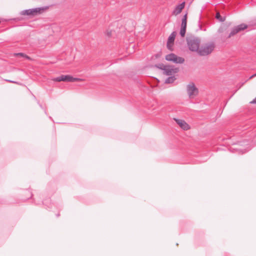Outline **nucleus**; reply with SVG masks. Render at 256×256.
<instances>
[{"instance_id":"nucleus-16","label":"nucleus","mask_w":256,"mask_h":256,"mask_svg":"<svg viewBox=\"0 0 256 256\" xmlns=\"http://www.w3.org/2000/svg\"><path fill=\"white\" fill-rule=\"evenodd\" d=\"M16 56H21L26 58V59H28V60H30V56H27L26 54H24V53H22V52H19V53L16 54Z\"/></svg>"},{"instance_id":"nucleus-13","label":"nucleus","mask_w":256,"mask_h":256,"mask_svg":"<svg viewBox=\"0 0 256 256\" xmlns=\"http://www.w3.org/2000/svg\"><path fill=\"white\" fill-rule=\"evenodd\" d=\"M186 32V27H182L180 28V34L181 36L184 37L185 36Z\"/></svg>"},{"instance_id":"nucleus-11","label":"nucleus","mask_w":256,"mask_h":256,"mask_svg":"<svg viewBox=\"0 0 256 256\" xmlns=\"http://www.w3.org/2000/svg\"><path fill=\"white\" fill-rule=\"evenodd\" d=\"M176 36V32H173L169 36L168 42H172L173 43L174 42L175 37Z\"/></svg>"},{"instance_id":"nucleus-3","label":"nucleus","mask_w":256,"mask_h":256,"mask_svg":"<svg viewBox=\"0 0 256 256\" xmlns=\"http://www.w3.org/2000/svg\"><path fill=\"white\" fill-rule=\"evenodd\" d=\"M43 10L44 8H30L21 11L20 14L22 16H34L40 14V12Z\"/></svg>"},{"instance_id":"nucleus-30","label":"nucleus","mask_w":256,"mask_h":256,"mask_svg":"<svg viewBox=\"0 0 256 256\" xmlns=\"http://www.w3.org/2000/svg\"><path fill=\"white\" fill-rule=\"evenodd\" d=\"M44 113L46 114H47V113H46V110H44Z\"/></svg>"},{"instance_id":"nucleus-22","label":"nucleus","mask_w":256,"mask_h":256,"mask_svg":"<svg viewBox=\"0 0 256 256\" xmlns=\"http://www.w3.org/2000/svg\"><path fill=\"white\" fill-rule=\"evenodd\" d=\"M250 104H256V97L250 102Z\"/></svg>"},{"instance_id":"nucleus-18","label":"nucleus","mask_w":256,"mask_h":256,"mask_svg":"<svg viewBox=\"0 0 256 256\" xmlns=\"http://www.w3.org/2000/svg\"><path fill=\"white\" fill-rule=\"evenodd\" d=\"M181 26L186 28V20H182Z\"/></svg>"},{"instance_id":"nucleus-4","label":"nucleus","mask_w":256,"mask_h":256,"mask_svg":"<svg viewBox=\"0 0 256 256\" xmlns=\"http://www.w3.org/2000/svg\"><path fill=\"white\" fill-rule=\"evenodd\" d=\"M165 59L167 61L172 62L174 64H182L184 62V59L183 58L178 56L174 53L166 55Z\"/></svg>"},{"instance_id":"nucleus-7","label":"nucleus","mask_w":256,"mask_h":256,"mask_svg":"<svg viewBox=\"0 0 256 256\" xmlns=\"http://www.w3.org/2000/svg\"><path fill=\"white\" fill-rule=\"evenodd\" d=\"M186 90L190 98L194 97L198 94V89L194 82H190L187 86Z\"/></svg>"},{"instance_id":"nucleus-31","label":"nucleus","mask_w":256,"mask_h":256,"mask_svg":"<svg viewBox=\"0 0 256 256\" xmlns=\"http://www.w3.org/2000/svg\"><path fill=\"white\" fill-rule=\"evenodd\" d=\"M49 118H50V119H52V117H51V116H50V117H49Z\"/></svg>"},{"instance_id":"nucleus-23","label":"nucleus","mask_w":256,"mask_h":256,"mask_svg":"<svg viewBox=\"0 0 256 256\" xmlns=\"http://www.w3.org/2000/svg\"><path fill=\"white\" fill-rule=\"evenodd\" d=\"M245 142H238L240 145H241V146L246 145L244 144ZM246 145H248V144H246Z\"/></svg>"},{"instance_id":"nucleus-21","label":"nucleus","mask_w":256,"mask_h":256,"mask_svg":"<svg viewBox=\"0 0 256 256\" xmlns=\"http://www.w3.org/2000/svg\"><path fill=\"white\" fill-rule=\"evenodd\" d=\"M186 19H187V14H186L184 16H183V18H182V20H186Z\"/></svg>"},{"instance_id":"nucleus-25","label":"nucleus","mask_w":256,"mask_h":256,"mask_svg":"<svg viewBox=\"0 0 256 256\" xmlns=\"http://www.w3.org/2000/svg\"><path fill=\"white\" fill-rule=\"evenodd\" d=\"M38 104L39 106H40V108H41L44 109V108H43L42 106L40 104L38 101Z\"/></svg>"},{"instance_id":"nucleus-32","label":"nucleus","mask_w":256,"mask_h":256,"mask_svg":"<svg viewBox=\"0 0 256 256\" xmlns=\"http://www.w3.org/2000/svg\"><path fill=\"white\" fill-rule=\"evenodd\" d=\"M60 216L59 214H57V216Z\"/></svg>"},{"instance_id":"nucleus-29","label":"nucleus","mask_w":256,"mask_h":256,"mask_svg":"<svg viewBox=\"0 0 256 256\" xmlns=\"http://www.w3.org/2000/svg\"><path fill=\"white\" fill-rule=\"evenodd\" d=\"M108 36H111V32H109L108 33Z\"/></svg>"},{"instance_id":"nucleus-8","label":"nucleus","mask_w":256,"mask_h":256,"mask_svg":"<svg viewBox=\"0 0 256 256\" xmlns=\"http://www.w3.org/2000/svg\"><path fill=\"white\" fill-rule=\"evenodd\" d=\"M175 121L184 130H188L190 128L189 125L182 120L174 118Z\"/></svg>"},{"instance_id":"nucleus-24","label":"nucleus","mask_w":256,"mask_h":256,"mask_svg":"<svg viewBox=\"0 0 256 256\" xmlns=\"http://www.w3.org/2000/svg\"><path fill=\"white\" fill-rule=\"evenodd\" d=\"M26 192L28 193V194H29V197L28 198H28H30L32 196V194L29 191Z\"/></svg>"},{"instance_id":"nucleus-27","label":"nucleus","mask_w":256,"mask_h":256,"mask_svg":"<svg viewBox=\"0 0 256 256\" xmlns=\"http://www.w3.org/2000/svg\"><path fill=\"white\" fill-rule=\"evenodd\" d=\"M8 82H12V83H16V82L15 81H13V80H6Z\"/></svg>"},{"instance_id":"nucleus-28","label":"nucleus","mask_w":256,"mask_h":256,"mask_svg":"<svg viewBox=\"0 0 256 256\" xmlns=\"http://www.w3.org/2000/svg\"><path fill=\"white\" fill-rule=\"evenodd\" d=\"M256 76V73L255 74H252V76H250V78H251L254 76Z\"/></svg>"},{"instance_id":"nucleus-14","label":"nucleus","mask_w":256,"mask_h":256,"mask_svg":"<svg viewBox=\"0 0 256 256\" xmlns=\"http://www.w3.org/2000/svg\"><path fill=\"white\" fill-rule=\"evenodd\" d=\"M252 136H251V138L250 140L252 142H253L254 144H256V133L252 132Z\"/></svg>"},{"instance_id":"nucleus-9","label":"nucleus","mask_w":256,"mask_h":256,"mask_svg":"<svg viewBox=\"0 0 256 256\" xmlns=\"http://www.w3.org/2000/svg\"><path fill=\"white\" fill-rule=\"evenodd\" d=\"M162 66L163 68L158 67V66H156V68L163 70L166 76H170L172 74V66L164 65H162Z\"/></svg>"},{"instance_id":"nucleus-10","label":"nucleus","mask_w":256,"mask_h":256,"mask_svg":"<svg viewBox=\"0 0 256 256\" xmlns=\"http://www.w3.org/2000/svg\"><path fill=\"white\" fill-rule=\"evenodd\" d=\"M185 6V2H182L177 5L172 12L173 14H178L182 12Z\"/></svg>"},{"instance_id":"nucleus-15","label":"nucleus","mask_w":256,"mask_h":256,"mask_svg":"<svg viewBox=\"0 0 256 256\" xmlns=\"http://www.w3.org/2000/svg\"><path fill=\"white\" fill-rule=\"evenodd\" d=\"M216 19L218 20L220 22H224L225 20L224 18H223L220 16V14L218 12L216 13Z\"/></svg>"},{"instance_id":"nucleus-20","label":"nucleus","mask_w":256,"mask_h":256,"mask_svg":"<svg viewBox=\"0 0 256 256\" xmlns=\"http://www.w3.org/2000/svg\"><path fill=\"white\" fill-rule=\"evenodd\" d=\"M171 42H167V48L168 50H172V46H170V44Z\"/></svg>"},{"instance_id":"nucleus-19","label":"nucleus","mask_w":256,"mask_h":256,"mask_svg":"<svg viewBox=\"0 0 256 256\" xmlns=\"http://www.w3.org/2000/svg\"><path fill=\"white\" fill-rule=\"evenodd\" d=\"M172 73L175 74L177 73L179 71L178 68H174V66H172Z\"/></svg>"},{"instance_id":"nucleus-17","label":"nucleus","mask_w":256,"mask_h":256,"mask_svg":"<svg viewBox=\"0 0 256 256\" xmlns=\"http://www.w3.org/2000/svg\"><path fill=\"white\" fill-rule=\"evenodd\" d=\"M250 148H248V150L246 148H244V149H238V148H236V150H238L239 152H242V154H244L246 152L248 151Z\"/></svg>"},{"instance_id":"nucleus-26","label":"nucleus","mask_w":256,"mask_h":256,"mask_svg":"<svg viewBox=\"0 0 256 256\" xmlns=\"http://www.w3.org/2000/svg\"><path fill=\"white\" fill-rule=\"evenodd\" d=\"M162 65H164V64H159L158 65H156V66H158V67L163 68V66H162Z\"/></svg>"},{"instance_id":"nucleus-1","label":"nucleus","mask_w":256,"mask_h":256,"mask_svg":"<svg viewBox=\"0 0 256 256\" xmlns=\"http://www.w3.org/2000/svg\"><path fill=\"white\" fill-rule=\"evenodd\" d=\"M189 50L192 52H198L200 44V40L196 36H190L186 38Z\"/></svg>"},{"instance_id":"nucleus-12","label":"nucleus","mask_w":256,"mask_h":256,"mask_svg":"<svg viewBox=\"0 0 256 256\" xmlns=\"http://www.w3.org/2000/svg\"><path fill=\"white\" fill-rule=\"evenodd\" d=\"M176 80V78L174 76H170L168 78L165 80V83L166 84H172V83L175 80Z\"/></svg>"},{"instance_id":"nucleus-6","label":"nucleus","mask_w":256,"mask_h":256,"mask_svg":"<svg viewBox=\"0 0 256 256\" xmlns=\"http://www.w3.org/2000/svg\"><path fill=\"white\" fill-rule=\"evenodd\" d=\"M248 26L244 24H241L239 25L234 26L232 30L228 34L227 38H230L231 36L235 35L238 32L246 29Z\"/></svg>"},{"instance_id":"nucleus-2","label":"nucleus","mask_w":256,"mask_h":256,"mask_svg":"<svg viewBox=\"0 0 256 256\" xmlns=\"http://www.w3.org/2000/svg\"><path fill=\"white\" fill-rule=\"evenodd\" d=\"M214 48V44H206L200 48L198 52L200 56H207L212 52Z\"/></svg>"},{"instance_id":"nucleus-5","label":"nucleus","mask_w":256,"mask_h":256,"mask_svg":"<svg viewBox=\"0 0 256 256\" xmlns=\"http://www.w3.org/2000/svg\"><path fill=\"white\" fill-rule=\"evenodd\" d=\"M54 80L56 82H73L80 81L82 80L80 78H74L70 75H61L54 78Z\"/></svg>"}]
</instances>
